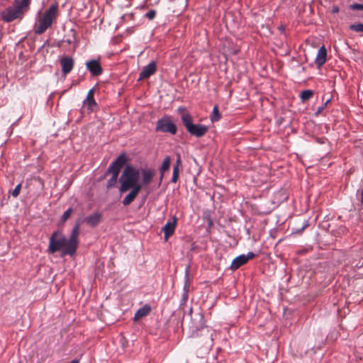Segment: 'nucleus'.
<instances>
[{
	"label": "nucleus",
	"instance_id": "nucleus-31",
	"mask_svg": "<svg viewBox=\"0 0 363 363\" xmlns=\"http://www.w3.org/2000/svg\"><path fill=\"white\" fill-rule=\"evenodd\" d=\"M21 184H18L16 187L15 189L12 191L11 192V195L16 198L19 194H20V191H21Z\"/></svg>",
	"mask_w": 363,
	"mask_h": 363
},
{
	"label": "nucleus",
	"instance_id": "nucleus-24",
	"mask_svg": "<svg viewBox=\"0 0 363 363\" xmlns=\"http://www.w3.org/2000/svg\"><path fill=\"white\" fill-rule=\"evenodd\" d=\"M110 174H111V177L108 179V181L107 182V184H106L107 189H111V188L115 186V185L117 183V180H118V174H116V173H110Z\"/></svg>",
	"mask_w": 363,
	"mask_h": 363
},
{
	"label": "nucleus",
	"instance_id": "nucleus-38",
	"mask_svg": "<svg viewBox=\"0 0 363 363\" xmlns=\"http://www.w3.org/2000/svg\"><path fill=\"white\" fill-rule=\"evenodd\" d=\"M163 177H164V174H160V184H161L162 181V179H163Z\"/></svg>",
	"mask_w": 363,
	"mask_h": 363
},
{
	"label": "nucleus",
	"instance_id": "nucleus-21",
	"mask_svg": "<svg viewBox=\"0 0 363 363\" xmlns=\"http://www.w3.org/2000/svg\"><path fill=\"white\" fill-rule=\"evenodd\" d=\"M245 263H247V261L245 255H240L233 260L230 265V269L233 270H236Z\"/></svg>",
	"mask_w": 363,
	"mask_h": 363
},
{
	"label": "nucleus",
	"instance_id": "nucleus-32",
	"mask_svg": "<svg viewBox=\"0 0 363 363\" xmlns=\"http://www.w3.org/2000/svg\"><path fill=\"white\" fill-rule=\"evenodd\" d=\"M349 8L351 10H362L363 11V4H353L349 6Z\"/></svg>",
	"mask_w": 363,
	"mask_h": 363
},
{
	"label": "nucleus",
	"instance_id": "nucleus-28",
	"mask_svg": "<svg viewBox=\"0 0 363 363\" xmlns=\"http://www.w3.org/2000/svg\"><path fill=\"white\" fill-rule=\"evenodd\" d=\"M179 169H177V167H173V172L172 177L171 179L172 183H176L179 179Z\"/></svg>",
	"mask_w": 363,
	"mask_h": 363
},
{
	"label": "nucleus",
	"instance_id": "nucleus-6",
	"mask_svg": "<svg viewBox=\"0 0 363 363\" xmlns=\"http://www.w3.org/2000/svg\"><path fill=\"white\" fill-rule=\"evenodd\" d=\"M67 238L59 231H55L52 233L49 239V246L48 251L50 254L62 250L66 247Z\"/></svg>",
	"mask_w": 363,
	"mask_h": 363
},
{
	"label": "nucleus",
	"instance_id": "nucleus-33",
	"mask_svg": "<svg viewBox=\"0 0 363 363\" xmlns=\"http://www.w3.org/2000/svg\"><path fill=\"white\" fill-rule=\"evenodd\" d=\"M330 99H328L325 103L322 106H320L318 107L317 111H316V114H318L320 113H321L323 111V110L324 109V108L327 106V104L330 102Z\"/></svg>",
	"mask_w": 363,
	"mask_h": 363
},
{
	"label": "nucleus",
	"instance_id": "nucleus-36",
	"mask_svg": "<svg viewBox=\"0 0 363 363\" xmlns=\"http://www.w3.org/2000/svg\"><path fill=\"white\" fill-rule=\"evenodd\" d=\"M339 11H340V9H339V7H338L337 6H333L332 7L331 12H332L333 13H338V12H339Z\"/></svg>",
	"mask_w": 363,
	"mask_h": 363
},
{
	"label": "nucleus",
	"instance_id": "nucleus-35",
	"mask_svg": "<svg viewBox=\"0 0 363 363\" xmlns=\"http://www.w3.org/2000/svg\"><path fill=\"white\" fill-rule=\"evenodd\" d=\"M181 156L180 155H177V161L174 165V167H177V169H179V167L181 165Z\"/></svg>",
	"mask_w": 363,
	"mask_h": 363
},
{
	"label": "nucleus",
	"instance_id": "nucleus-23",
	"mask_svg": "<svg viewBox=\"0 0 363 363\" xmlns=\"http://www.w3.org/2000/svg\"><path fill=\"white\" fill-rule=\"evenodd\" d=\"M221 118V115L219 113L218 105H215L213 108L212 114L211 116V121L212 122L218 121Z\"/></svg>",
	"mask_w": 363,
	"mask_h": 363
},
{
	"label": "nucleus",
	"instance_id": "nucleus-26",
	"mask_svg": "<svg viewBox=\"0 0 363 363\" xmlns=\"http://www.w3.org/2000/svg\"><path fill=\"white\" fill-rule=\"evenodd\" d=\"M350 30L359 33H363V23H354L350 26Z\"/></svg>",
	"mask_w": 363,
	"mask_h": 363
},
{
	"label": "nucleus",
	"instance_id": "nucleus-3",
	"mask_svg": "<svg viewBox=\"0 0 363 363\" xmlns=\"http://www.w3.org/2000/svg\"><path fill=\"white\" fill-rule=\"evenodd\" d=\"M139 177L140 170L130 165L127 166L119 178L121 184L119 192L123 194L130 189L131 187L138 185Z\"/></svg>",
	"mask_w": 363,
	"mask_h": 363
},
{
	"label": "nucleus",
	"instance_id": "nucleus-30",
	"mask_svg": "<svg viewBox=\"0 0 363 363\" xmlns=\"http://www.w3.org/2000/svg\"><path fill=\"white\" fill-rule=\"evenodd\" d=\"M156 16V11L154 9H151L149 11H147L145 16L148 18L149 20H153Z\"/></svg>",
	"mask_w": 363,
	"mask_h": 363
},
{
	"label": "nucleus",
	"instance_id": "nucleus-19",
	"mask_svg": "<svg viewBox=\"0 0 363 363\" xmlns=\"http://www.w3.org/2000/svg\"><path fill=\"white\" fill-rule=\"evenodd\" d=\"M151 311V307L148 304L144 305L143 307L140 308L134 315V321H138L140 318L147 315Z\"/></svg>",
	"mask_w": 363,
	"mask_h": 363
},
{
	"label": "nucleus",
	"instance_id": "nucleus-42",
	"mask_svg": "<svg viewBox=\"0 0 363 363\" xmlns=\"http://www.w3.org/2000/svg\"><path fill=\"white\" fill-rule=\"evenodd\" d=\"M210 340H211V341H212V340H213V338L211 337H210Z\"/></svg>",
	"mask_w": 363,
	"mask_h": 363
},
{
	"label": "nucleus",
	"instance_id": "nucleus-10",
	"mask_svg": "<svg viewBox=\"0 0 363 363\" xmlns=\"http://www.w3.org/2000/svg\"><path fill=\"white\" fill-rule=\"evenodd\" d=\"M157 70V64L155 61L150 62L148 65L143 67L142 71L140 72L138 80H142L149 78L154 74Z\"/></svg>",
	"mask_w": 363,
	"mask_h": 363
},
{
	"label": "nucleus",
	"instance_id": "nucleus-15",
	"mask_svg": "<svg viewBox=\"0 0 363 363\" xmlns=\"http://www.w3.org/2000/svg\"><path fill=\"white\" fill-rule=\"evenodd\" d=\"M140 172L143 177L142 183L140 184L142 186L149 184L155 174V171L152 169H141V170H140Z\"/></svg>",
	"mask_w": 363,
	"mask_h": 363
},
{
	"label": "nucleus",
	"instance_id": "nucleus-9",
	"mask_svg": "<svg viewBox=\"0 0 363 363\" xmlns=\"http://www.w3.org/2000/svg\"><path fill=\"white\" fill-rule=\"evenodd\" d=\"M86 67L94 77H98L103 73V68L101 67L99 60H91L87 61L86 62Z\"/></svg>",
	"mask_w": 363,
	"mask_h": 363
},
{
	"label": "nucleus",
	"instance_id": "nucleus-37",
	"mask_svg": "<svg viewBox=\"0 0 363 363\" xmlns=\"http://www.w3.org/2000/svg\"><path fill=\"white\" fill-rule=\"evenodd\" d=\"M178 111H179V112H183V113H182V114H183L184 113H187V112L185 111V108H183V107H179V108H178Z\"/></svg>",
	"mask_w": 363,
	"mask_h": 363
},
{
	"label": "nucleus",
	"instance_id": "nucleus-25",
	"mask_svg": "<svg viewBox=\"0 0 363 363\" xmlns=\"http://www.w3.org/2000/svg\"><path fill=\"white\" fill-rule=\"evenodd\" d=\"M313 95V91L310 89H306L301 92L300 98L302 101H306L310 99Z\"/></svg>",
	"mask_w": 363,
	"mask_h": 363
},
{
	"label": "nucleus",
	"instance_id": "nucleus-27",
	"mask_svg": "<svg viewBox=\"0 0 363 363\" xmlns=\"http://www.w3.org/2000/svg\"><path fill=\"white\" fill-rule=\"evenodd\" d=\"M72 211H73V209L72 208H69L68 209H67L62 214L61 219H60V222L62 223L66 222V220L69 218Z\"/></svg>",
	"mask_w": 363,
	"mask_h": 363
},
{
	"label": "nucleus",
	"instance_id": "nucleus-16",
	"mask_svg": "<svg viewBox=\"0 0 363 363\" xmlns=\"http://www.w3.org/2000/svg\"><path fill=\"white\" fill-rule=\"evenodd\" d=\"M62 72L64 74L69 73L74 67V60L72 57H64L60 60Z\"/></svg>",
	"mask_w": 363,
	"mask_h": 363
},
{
	"label": "nucleus",
	"instance_id": "nucleus-40",
	"mask_svg": "<svg viewBox=\"0 0 363 363\" xmlns=\"http://www.w3.org/2000/svg\"><path fill=\"white\" fill-rule=\"evenodd\" d=\"M356 267H358V268H360V267H363V262L361 264H359V265L357 264Z\"/></svg>",
	"mask_w": 363,
	"mask_h": 363
},
{
	"label": "nucleus",
	"instance_id": "nucleus-12",
	"mask_svg": "<svg viewBox=\"0 0 363 363\" xmlns=\"http://www.w3.org/2000/svg\"><path fill=\"white\" fill-rule=\"evenodd\" d=\"M102 214L100 212H94V213L85 217L84 222L91 228H96L101 221Z\"/></svg>",
	"mask_w": 363,
	"mask_h": 363
},
{
	"label": "nucleus",
	"instance_id": "nucleus-1",
	"mask_svg": "<svg viewBox=\"0 0 363 363\" xmlns=\"http://www.w3.org/2000/svg\"><path fill=\"white\" fill-rule=\"evenodd\" d=\"M30 0H15L13 5L1 13V18L5 22H11L16 19H22L29 10Z\"/></svg>",
	"mask_w": 363,
	"mask_h": 363
},
{
	"label": "nucleus",
	"instance_id": "nucleus-8",
	"mask_svg": "<svg viewBox=\"0 0 363 363\" xmlns=\"http://www.w3.org/2000/svg\"><path fill=\"white\" fill-rule=\"evenodd\" d=\"M128 158L126 157L125 153H121L119 156L111 162L110 166L108 167L106 172H105L104 177L108 176L110 173H116L119 174L121 168L125 165L127 162Z\"/></svg>",
	"mask_w": 363,
	"mask_h": 363
},
{
	"label": "nucleus",
	"instance_id": "nucleus-18",
	"mask_svg": "<svg viewBox=\"0 0 363 363\" xmlns=\"http://www.w3.org/2000/svg\"><path fill=\"white\" fill-rule=\"evenodd\" d=\"M191 328L193 330H200L204 326L203 316L199 313L195 315V318L191 320Z\"/></svg>",
	"mask_w": 363,
	"mask_h": 363
},
{
	"label": "nucleus",
	"instance_id": "nucleus-22",
	"mask_svg": "<svg viewBox=\"0 0 363 363\" xmlns=\"http://www.w3.org/2000/svg\"><path fill=\"white\" fill-rule=\"evenodd\" d=\"M170 157L167 156L162 162L161 167H160V173L164 174L165 172L169 169L170 167Z\"/></svg>",
	"mask_w": 363,
	"mask_h": 363
},
{
	"label": "nucleus",
	"instance_id": "nucleus-29",
	"mask_svg": "<svg viewBox=\"0 0 363 363\" xmlns=\"http://www.w3.org/2000/svg\"><path fill=\"white\" fill-rule=\"evenodd\" d=\"M308 226V220H305L303 223L301 228H294L293 229V233L296 234H300Z\"/></svg>",
	"mask_w": 363,
	"mask_h": 363
},
{
	"label": "nucleus",
	"instance_id": "nucleus-5",
	"mask_svg": "<svg viewBox=\"0 0 363 363\" xmlns=\"http://www.w3.org/2000/svg\"><path fill=\"white\" fill-rule=\"evenodd\" d=\"M81 223L77 220L71 232V234L68 239H67L66 247L62 251V255H70L73 256L75 255L77 247H78V236L79 234Z\"/></svg>",
	"mask_w": 363,
	"mask_h": 363
},
{
	"label": "nucleus",
	"instance_id": "nucleus-34",
	"mask_svg": "<svg viewBox=\"0 0 363 363\" xmlns=\"http://www.w3.org/2000/svg\"><path fill=\"white\" fill-rule=\"evenodd\" d=\"M246 261L247 262L249 259H253L256 257V255L252 252H249L247 255H245Z\"/></svg>",
	"mask_w": 363,
	"mask_h": 363
},
{
	"label": "nucleus",
	"instance_id": "nucleus-2",
	"mask_svg": "<svg viewBox=\"0 0 363 363\" xmlns=\"http://www.w3.org/2000/svg\"><path fill=\"white\" fill-rule=\"evenodd\" d=\"M58 6L57 4H52L38 18V23L34 27V32L36 35L44 33L56 20L57 16Z\"/></svg>",
	"mask_w": 363,
	"mask_h": 363
},
{
	"label": "nucleus",
	"instance_id": "nucleus-17",
	"mask_svg": "<svg viewBox=\"0 0 363 363\" xmlns=\"http://www.w3.org/2000/svg\"><path fill=\"white\" fill-rule=\"evenodd\" d=\"M83 104L87 108L88 111H93L94 108L96 106V102L94 98V89H91L86 95V99L83 101Z\"/></svg>",
	"mask_w": 363,
	"mask_h": 363
},
{
	"label": "nucleus",
	"instance_id": "nucleus-4",
	"mask_svg": "<svg viewBox=\"0 0 363 363\" xmlns=\"http://www.w3.org/2000/svg\"><path fill=\"white\" fill-rule=\"evenodd\" d=\"M182 123L187 132L196 138L203 137L208 131V128L203 124H194L192 117L189 113H184L181 116Z\"/></svg>",
	"mask_w": 363,
	"mask_h": 363
},
{
	"label": "nucleus",
	"instance_id": "nucleus-39",
	"mask_svg": "<svg viewBox=\"0 0 363 363\" xmlns=\"http://www.w3.org/2000/svg\"><path fill=\"white\" fill-rule=\"evenodd\" d=\"M69 363H79V360L73 359V360H72V361H71Z\"/></svg>",
	"mask_w": 363,
	"mask_h": 363
},
{
	"label": "nucleus",
	"instance_id": "nucleus-7",
	"mask_svg": "<svg viewBox=\"0 0 363 363\" xmlns=\"http://www.w3.org/2000/svg\"><path fill=\"white\" fill-rule=\"evenodd\" d=\"M177 130L176 125L172 121L171 118L169 116L162 117L157 121L155 127L157 132L169 133L172 135H175Z\"/></svg>",
	"mask_w": 363,
	"mask_h": 363
},
{
	"label": "nucleus",
	"instance_id": "nucleus-11",
	"mask_svg": "<svg viewBox=\"0 0 363 363\" xmlns=\"http://www.w3.org/2000/svg\"><path fill=\"white\" fill-rule=\"evenodd\" d=\"M142 184H138L131 187L129 194L123 199L122 203L124 206L130 205L136 198L140 190L142 189Z\"/></svg>",
	"mask_w": 363,
	"mask_h": 363
},
{
	"label": "nucleus",
	"instance_id": "nucleus-41",
	"mask_svg": "<svg viewBox=\"0 0 363 363\" xmlns=\"http://www.w3.org/2000/svg\"><path fill=\"white\" fill-rule=\"evenodd\" d=\"M66 42L68 43V44H71L72 43V41L70 40H67Z\"/></svg>",
	"mask_w": 363,
	"mask_h": 363
},
{
	"label": "nucleus",
	"instance_id": "nucleus-14",
	"mask_svg": "<svg viewBox=\"0 0 363 363\" xmlns=\"http://www.w3.org/2000/svg\"><path fill=\"white\" fill-rule=\"evenodd\" d=\"M327 60V50L324 45H322L318 51L315 59V63L318 68L321 67Z\"/></svg>",
	"mask_w": 363,
	"mask_h": 363
},
{
	"label": "nucleus",
	"instance_id": "nucleus-43",
	"mask_svg": "<svg viewBox=\"0 0 363 363\" xmlns=\"http://www.w3.org/2000/svg\"><path fill=\"white\" fill-rule=\"evenodd\" d=\"M360 16L363 18V14H362V15H361Z\"/></svg>",
	"mask_w": 363,
	"mask_h": 363
},
{
	"label": "nucleus",
	"instance_id": "nucleus-20",
	"mask_svg": "<svg viewBox=\"0 0 363 363\" xmlns=\"http://www.w3.org/2000/svg\"><path fill=\"white\" fill-rule=\"evenodd\" d=\"M189 267L186 268L185 271V283L184 286V291L182 294V297L181 300V305L185 304L188 299V289H189Z\"/></svg>",
	"mask_w": 363,
	"mask_h": 363
},
{
	"label": "nucleus",
	"instance_id": "nucleus-13",
	"mask_svg": "<svg viewBox=\"0 0 363 363\" xmlns=\"http://www.w3.org/2000/svg\"><path fill=\"white\" fill-rule=\"evenodd\" d=\"M177 218L175 216L173 217L172 221H168L164 227L162 228V231L164 233V240H167L168 238L174 233L176 228Z\"/></svg>",
	"mask_w": 363,
	"mask_h": 363
}]
</instances>
